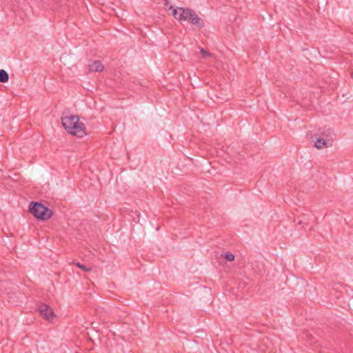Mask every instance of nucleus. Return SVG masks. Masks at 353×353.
<instances>
[{"mask_svg": "<svg viewBox=\"0 0 353 353\" xmlns=\"http://www.w3.org/2000/svg\"><path fill=\"white\" fill-rule=\"evenodd\" d=\"M62 124L65 130L72 135L83 137L86 134L85 124L79 121L77 116L70 115L61 118Z\"/></svg>", "mask_w": 353, "mask_h": 353, "instance_id": "nucleus-1", "label": "nucleus"}, {"mask_svg": "<svg viewBox=\"0 0 353 353\" xmlns=\"http://www.w3.org/2000/svg\"><path fill=\"white\" fill-rule=\"evenodd\" d=\"M29 211L37 219L46 221L49 219L52 214V210L43 203L32 201L29 205Z\"/></svg>", "mask_w": 353, "mask_h": 353, "instance_id": "nucleus-2", "label": "nucleus"}, {"mask_svg": "<svg viewBox=\"0 0 353 353\" xmlns=\"http://www.w3.org/2000/svg\"><path fill=\"white\" fill-rule=\"evenodd\" d=\"M170 10H172V15L179 21L190 20L194 10L189 8H177L170 6Z\"/></svg>", "mask_w": 353, "mask_h": 353, "instance_id": "nucleus-3", "label": "nucleus"}, {"mask_svg": "<svg viewBox=\"0 0 353 353\" xmlns=\"http://www.w3.org/2000/svg\"><path fill=\"white\" fill-rule=\"evenodd\" d=\"M38 310L40 314L48 321H52L55 318L54 312L48 305L41 303L38 306Z\"/></svg>", "mask_w": 353, "mask_h": 353, "instance_id": "nucleus-4", "label": "nucleus"}, {"mask_svg": "<svg viewBox=\"0 0 353 353\" xmlns=\"http://www.w3.org/2000/svg\"><path fill=\"white\" fill-rule=\"evenodd\" d=\"M89 70L91 72H101L104 67L99 61H94L88 65Z\"/></svg>", "mask_w": 353, "mask_h": 353, "instance_id": "nucleus-5", "label": "nucleus"}, {"mask_svg": "<svg viewBox=\"0 0 353 353\" xmlns=\"http://www.w3.org/2000/svg\"><path fill=\"white\" fill-rule=\"evenodd\" d=\"M190 20L191 21V23L193 25L196 26L199 28H203L204 26V22H203V19L199 18V16L195 13L194 11L193 12L192 14L191 15Z\"/></svg>", "mask_w": 353, "mask_h": 353, "instance_id": "nucleus-6", "label": "nucleus"}, {"mask_svg": "<svg viewBox=\"0 0 353 353\" xmlns=\"http://www.w3.org/2000/svg\"><path fill=\"white\" fill-rule=\"evenodd\" d=\"M312 217L311 213L303 214L301 216V219L299 221L298 224L302 225L303 227L307 226Z\"/></svg>", "mask_w": 353, "mask_h": 353, "instance_id": "nucleus-7", "label": "nucleus"}, {"mask_svg": "<svg viewBox=\"0 0 353 353\" xmlns=\"http://www.w3.org/2000/svg\"><path fill=\"white\" fill-rule=\"evenodd\" d=\"M314 146L317 149H323V148L327 147V143L325 139H323L322 138H319L315 141Z\"/></svg>", "mask_w": 353, "mask_h": 353, "instance_id": "nucleus-8", "label": "nucleus"}, {"mask_svg": "<svg viewBox=\"0 0 353 353\" xmlns=\"http://www.w3.org/2000/svg\"><path fill=\"white\" fill-rule=\"evenodd\" d=\"M9 79V75L8 72L4 70L0 69V82L1 83H6L8 81Z\"/></svg>", "mask_w": 353, "mask_h": 353, "instance_id": "nucleus-9", "label": "nucleus"}, {"mask_svg": "<svg viewBox=\"0 0 353 353\" xmlns=\"http://www.w3.org/2000/svg\"><path fill=\"white\" fill-rule=\"evenodd\" d=\"M75 265L84 272H90L92 270L90 267H87L86 265L81 264L79 262L76 263Z\"/></svg>", "mask_w": 353, "mask_h": 353, "instance_id": "nucleus-10", "label": "nucleus"}, {"mask_svg": "<svg viewBox=\"0 0 353 353\" xmlns=\"http://www.w3.org/2000/svg\"><path fill=\"white\" fill-rule=\"evenodd\" d=\"M200 52L201 53L203 57L204 58L213 57V54L212 53L207 52L203 48H200Z\"/></svg>", "mask_w": 353, "mask_h": 353, "instance_id": "nucleus-11", "label": "nucleus"}, {"mask_svg": "<svg viewBox=\"0 0 353 353\" xmlns=\"http://www.w3.org/2000/svg\"><path fill=\"white\" fill-rule=\"evenodd\" d=\"M224 258L229 261H232L234 260L235 256L233 254L230 252H227L225 254Z\"/></svg>", "mask_w": 353, "mask_h": 353, "instance_id": "nucleus-12", "label": "nucleus"}, {"mask_svg": "<svg viewBox=\"0 0 353 353\" xmlns=\"http://www.w3.org/2000/svg\"><path fill=\"white\" fill-rule=\"evenodd\" d=\"M168 0H165V6H168Z\"/></svg>", "mask_w": 353, "mask_h": 353, "instance_id": "nucleus-13", "label": "nucleus"}, {"mask_svg": "<svg viewBox=\"0 0 353 353\" xmlns=\"http://www.w3.org/2000/svg\"><path fill=\"white\" fill-rule=\"evenodd\" d=\"M352 77L353 78V72L352 73Z\"/></svg>", "mask_w": 353, "mask_h": 353, "instance_id": "nucleus-14", "label": "nucleus"}]
</instances>
